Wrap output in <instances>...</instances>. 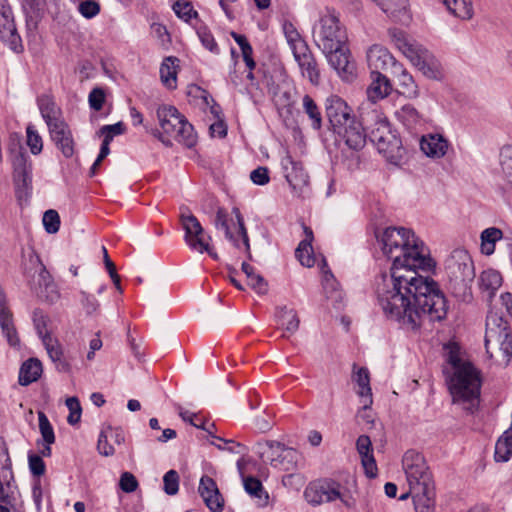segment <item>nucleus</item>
I'll return each mask as SVG.
<instances>
[{
  "label": "nucleus",
  "mask_w": 512,
  "mask_h": 512,
  "mask_svg": "<svg viewBox=\"0 0 512 512\" xmlns=\"http://www.w3.org/2000/svg\"><path fill=\"white\" fill-rule=\"evenodd\" d=\"M435 267V258H394L390 277L384 276L377 288L378 304L388 319L416 329L426 320L446 318L444 294L432 279L419 273Z\"/></svg>",
  "instance_id": "f257e3e1"
},
{
  "label": "nucleus",
  "mask_w": 512,
  "mask_h": 512,
  "mask_svg": "<svg viewBox=\"0 0 512 512\" xmlns=\"http://www.w3.org/2000/svg\"><path fill=\"white\" fill-rule=\"evenodd\" d=\"M448 366L443 368L449 391L454 403L463 405L469 413H473L479 404L481 378L474 365L460 356L456 345L447 347L445 355Z\"/></svg>",
  "instance_id": "f03ea898"
},
{
  "label": "nucleus",
  "mask_w": 512,
  "mask_h": 512,
  "mask_svg": "<svg viewBox=\"0 0 512 512\" xmlns=\"http://www.w3.org/2000/svg\"><path fill=\"white\" fill-rule=\"evenodd\" d=\"M326 115L333 132L353 151L361 150L366 143L362 124L351 114L347 103L338 96L326 100Z\"/></svg>",
  "instance_id": "7ed1b4c3"
},
{
  "label": "nucleus",
  "mask_w": 512,
  "mask_h": 512,
  "mask_svg": "<svg viewBox=\"0 0 512 512\" xmlns=\"http://www.w3.org/2000/svg\"><path fill=\"white\" fill-rule=\"evenodd\" d=\"M376 238L384 256H431L425 242L409 228L387 227Z\"/></svg>",
  "instance_id": "20e7f679"
},
{
  "label": "nucleus",
  "mask_w": 512,
  "mask_h": 512,
  "mask_svg": "<svg viewBox=\"0 0 512 512\" xmlns=\"http://www.w3.org/2000/svg\"><path fill=\"white\" fill-rule=\"evenodd\" d=\"M156 115L161 130H155L154 136L165 146H172V139H175L188 148L196 144L197 137L193 126L176 107L161 105L157 108Z\"/></svg>",
  "instance_id": "39448f33"
},
{
  "label": "nucleus",
  "mask_w": 512,
  "mask_h": 512,
  "mask_svg": "<svg viewBox=\"0 0 512 512\" xmlns=\"http://www.w3.org/2000/svg\"><path fill=\"white\" fill-rule=\"evenodd\" d=\"M485 348L490 358L496 352V361L507 366L512 357V337L508 322L502 312L494 308L488 311L486 317Z\"/></svg>",
  "instance_id": "423d86ee"
},
{
  "label": "nucleus",
  "mask_w": 512,
  "mask_h": 512,
  "mask_svg": "<svg viewBox=\"0 0 512 512\" xmlns=\"http://www.w3.org/2000/svg\"><path fill=\"white\" fill-rule=\"evenodd\" d=\"M389 35L395 47L430 79H438L441 76L440 64L434 55L421 44L410 39L400 29H390Z\"/></svg>",
  "instance_id": "0eeeda50"
},
{
  "label": "nucleus",
  "mask_w": 512,
  "mask_h": 512,
  "mask_svg": "<svg viewBox=\"0 0 512 512\" xmlns=\"http://www.w3.org/2000/svg\"><path fill=\"white\" fill-rule=\"evenodd\" d=\"M214 226L239 252L249 253V238L239 208L233 207L229 212L227 209L219 207L216 211Z\"/></svg>",
  "instance_id": "6e6552de"
},
{
  "label": "nucleus",
  "mask_w": 512,
  "mask_h": 512,
  "mask_svg": "<svg viewBox=\"0 0 512 512\" xmlns=\"http://www.w3.org/2000/svg\"><path fill=\"white\" fill-rule=\"evenodd\" d=\"M254 450L263 462H268L272 467L282 471L296 470L302 458L296 449L277 441H259L255 444Z\"/></svg>",
  "instance_id": "1a4fd4ad"
},
{
  "label": "nucleus",
  "mask_w": 512,
  "mask_h": 512,
  "mask_svg": "<svg viewBox=\"0 0 512 512\" xmlns=\"http://www.w3.org/2000/svg\"><path fill=\"white\" fill-rule=\"evenodd\" d=\"M313 39L322 52H331L347 43L345 28L333 13L323 15L313 29Z\"/></svg>",
  "instance_id": "9d476101"
},
{
  "label": "nucleus",
  "mask_w": 512,
  "mask_h": 512,
  "mask_svg": "<svg viewBox=\"0 0 512 512\" xmlns=\"http://www.w3.org/2000/svg\"><path fill=\"white\" fill-rule=\"evenodd\" d=\"M403 470L406 475L408 487L411 491L425 490L434 486L432 474L424 457L414 451L408 450L402 459Z\"/></svg>",
  "instance_id": "9b49d317"
},
{
  "label": "nucleus",
  "mask_w": 512,
  "mask_h": 512,
  "mask_svg": "<svg viewBox=\"0 0 512 512\" xmlns=\"http://www.w3.org/2000/svg\"><path fill=\"white\" fill-rule=\"evenodd\" d=\"M180 221L185 231L187 245L197 253H207L209 256H213L210 246L211 237L204 231L201 223L190 212L189 208H180Z\"/></svg>",
  "instance_id": "f8f14e48"
},
{
  "label": "nucleus",
  "mask_w": 512,
  "mask_h": 512,
  "mask_svg": "<svg viewBox=\"0 0 512 512\" xmlns=\"http://www.w3.org/2000/svg\"><path fill=\"white\" fill-rule=\"evenodd\" d=\"M304 497L312 505L332 502L339 499L345 506L350 507L351 497L346 488L333 480L312 483L304 491Z\"/></svg>",
  "instance_id": "ddd939ff"
},
{
  "label": "nucleus",
  "mask_w": 512,
  "mask_h": 512,
  "mask_svg": "<svg viewBox=\"0 0 512 512\" xmlns=\"http://www.w3.org/2000/svg\"><path fill=\"white\" fill-rule=\"evenodd\" d=\"M8 150L16 186L29 189L32 183V164L29 155L21 145L19 137H11Z\"/></svg>",
  "instance_id": "4468645a"
},
{
  "label": "nucleus",
  "mask_w": 512,
  "mask_h": 512,
  "mask_svg": "<svg viewBox=\"0 0 512 512\" xmlns=\"http://www.w3.org/2000/svg\"><path fill=\"white\" fill-rule=\"evenodd\" d=\"M327 58L329 65L337 72L339 77L346 81L352 82L356 77V64L351 57L347 43L333 49L331 52H323Z\"/></svg>",
  "instance_id": "2eb2a0df"
},
{
  "label": "nucleus",
  "mask_w": 512,
  "mask_h": 512,
  "mask_svg": "<svg viewBox=\"0 0 512 512\" xmlns=\"http://www.w3.org/2000/svg\"><path fill=\"white\" fill-rule=\"evenodd\" d=\"M0 39L15 52H18L21 39L17 34L12 10L6 0H0Z\"/></svg>",
  "instance_id": "dca6fc26"
},
{
  "label": "nucleus",
  "mask_w": 512,
  "mask_h": 512,
  "mask_svg": "<svg viewBox=\"0 0 512 512\" xmlns=\"http://www.w3.org/2000/svg\"><path fill=\"white\" fill-rule=\"evenodd\" d=\"M366 57L371 74H382L388 70L392 73L394 66L399 64L387 48L378 44L368 49Z\"/></svg>",
  "instance_id": "f3484780"
},
{
  "label": "nucleus",
  "mask_w": 512,
  "mask_h": 512,
  "mask_svg": "<svg viewBox=\"0 0 512 512\" xmlns=\"http://www.w3.org/2000/svg\"><path fill=\"white\" fill-rule=\"evenodd\" d=\"M293 56L298 63L302 76L307 78L312 85H318L320 82V72L316 59L308 45H300V47L293 52Z\"/></svg>",
  "instance_id": "a211bd4d"
},
{
  "label": "nucleus",
  "mask_w": 512,
  "mask_h": 512,
  "mask_svg": "<svg viewBox=\"0 0 512 512\" xmlns=\"http://www.w3.org/2000/svg\"><path fill=\"white\" fill-rule=\"evenodd\" d=\"M0 327L9 345L18 346L20 339L14 324L13 313L8 306L4 290L0 287Z\"/></svg>",
  "instance_id": "6ab92c4d"
},
{
  "label": "nucleus",
  "mask_w": 512,
  "mask_h": 512,
  "mask_svg": "<svg viewBox=\"0 0 512 512\" xmlns=\"http://www.w3.org/2000/svg\"><path fill=\"white\" fill-rule=\"evenodd\" d=\"M198 491L206 506L211 511H222L224 505L223 498L214 479L207 475L202 476L200 479Z\"/></svg>",
  "instance_id": "aec40b11"
},
{
  "label": "nucleus",
  "mask_w": 512,
  "mask_h": 512,
  "mask_svg": "<svg viewBox=\"0 0 512 512\" xmlns=\"http://www.w3.org/2000/svg\"><path fill=\"white\" fill-rule=\"evenodd\" d=\"M356 449L361 457V464L365 475L368 478H375L377 476L378 468L373 455L370 437L367 435H360L356 441Z\"/></svg>",
  "instance_id": "412c9836"
},
{
  "label": "nucleus",
  "mask_w": 512,
  "mask_h": 512,
  "mask_svg": "<svg viewBox=\"0 0 512 512\" xmlns=\"http://www.w3.org/2000/svg\"><path fill=\"white\" fill-rule=\"evenodd\" d=\"M319 266L322 273V285L327 298L335 303L342 302L343 293L339 289V284L327 265L326 258H320Z\"/></svg>",
  "instance_id": "4be33fe9"
},
{
  "label": "nucleus",
  "mask_w": 512,
  "mask_h": 512,
  "mask_svg": "<svg viewBox=\"0 0 512 512\" xmlns=\"http://www.w3.org/2000/svg\"><path fill=\"white\" fill-rule=\"evenodd\" d=\"M420 148L428 157L441 158L447 152L448 142L442 135L429 134L422 137Z\"/></svg>",
  "instance_id": "5701e85b"
},
{
  "label": "nucleus",
  "mask_w": 512,
  "mask_h": 512,
  "mask_svg": "<svg viewBox=\"0 0 512 512\" xmlns=\"http://www.w3.org/2000/svg\"><path fill=\"white\" fill-rule=\"evenodd\" d=\"M391 74L397 79L400 94L408 98H415L418 96V86L415 83L413 76L401 63L394 66V70Z\"/></svg>",
  "instance_id": "b1692460"
},
{
  "label": "nucleus",
  "mask_w": 512,
  "mask_h": 512,
  "mask_svg": "<svg viewBox=\"0 0 512 512\" xmlns=\"http://www.w3.org/2000/svg\"><path fill=\"white\" fill-rule=\"evenodd\" d=\"M377 150L389 163L395 166L401 164L405 155V149L402 146V141L396 135H394L392 139L386 140L385 143L380 144Z\"/></svg>",
  "instance_id": "393cba45"
},
{
  "label": "nucleus",
  "mask_w": 512,
  "mask_h": 512,
  "mask_svg": "<svg viewBox=\"0 0 512 512\" xmlns=\"http://www.w3.org/2000/svg\"><path fill=\"white\" fill-rule=\"evenodd\" d=\"M371 79L372 82L367 88V97L371 102L376 103L390 94L392 86L384 74H371Z\"/></svg>",
  "instance_id": "a878e982"
},
{
  "label": "nucleus",
  "mask_w": 512,
  "mask_h": 512,
  "mask_svg": "<svg viewBox=\"0 0 512 512\" xmlns=\"http://www.w3.org/2000/svg\"><path fill=\"white\" fill-rule=\"evenodd\" d=\"M480 240L481 252L486 256L493 254L497 245L507 244V241L503 238V232L496 227L483 230L480 235Z\"/></svg>",
  "instance_id": "bb28decb"
},
{
  "label": "nucleus",
  "mask_w": 512,
  "mask_h": 512,
  "mask_svg": "<svg viewBox=\"0 0 512 512\" xmlns=\"http://www.w3.org/2000/svg\"><path fill=\"white\" fill-rule=\"evenodd\" d=\"M375 124L370 127L369 138L371 142L378 148L380 144L385 143L386 140L392 139L395 135L388 120L379 114H375Z\"/></svg>",
  "instance_id": "cd10ccee"
},
{
  "label": "nucleus",
  "mask_w": 512,
  "mask_h": 512,
  "mask_svg": "<svg viewBox=\"0 0 512 512\" xmlns=\"http://www.w3.org/2000/svg\"><path fill=\"white\" fill-rule=\"evenodd\" d=\"M275 320L279 328L284 329L290 334H294L299 328L300 320L296 311L287 306L276 308Z\"/></svg>",
  "instance_id": "c85d7f7f"
},
{
  "label": "nucleus",
  "mask_w": 512,
  "mask_h": 512,
  "mask_svg": "<svg viewBox=\"0 0 512 512\" xmlns=\"http://www.w3.org/2000/svg\"><path fill=\"white\" fill-rule=\"evenodd\" d=\"M37 104L42 118L46 124L62 119V110L56 104L54 98L50 95L43 94L38 97Z\"/></svg>",
  "instance_id": "c756f323"
},
{
  "label": "nucleus",
  "mask_w": 512,
  "mask_h": 512,
  "mask_svg": "<svg viewBox=\"0 0 512 512\" xmlns=\"http://www.w3.org/2000/svg\"><path fill=\"white\" fill-rule=\"evenodd\" d=\"M245 491L254 499L258 507H266L269 503V494L261 481L253 476L243 478Z\"/></svg>",
  "instance_id": "7c9ffc66"
},
{
  "label": "nucleus",
  "mask_w": 512,
  "mask_h": 512,
  "mask_svg": "<svg viewBox=\"0 0 512 512\" xmlns=\"http://www.w3.org/2000/svg\"><path fill=\"white\" fill-rule=\"evenodd\" d=\"M51 361L59 372H69L70 365L65 360L63 350L59 342L53 337H47L42 341Z\"/></svg>",
  "instance_id": "2f4dec72"
},
{
  "label": "nucleus",
  "mask_w": 512,
  "mask_h": 512,
  "mask_svg": "<svg viewBox=\"0 0 512 512\" xmlns=\"http://www.w3.org/2000/svg\"><path fill=\"white\" fill-rule=\"evenodd\" d=\"M42 374V363L36 358H30L26 360L19 371L18 381L22 386H28L29 384L37 381Z\"/></svg>",
  "instance_id": "473e14b6"
},
{
  "label": "nucleus",
  "mask_w": 512,
  "mask_h": 512,
  "mask_svg": "<svg viewBox=\"0 0 512 512\" xmlns=\"http://www.w3.org/2000/svg\"><path fill=\"white\" fill-rule=\"evenodd\" d=\"M397 119L403 123L405 127L409 130H416L419 126H422L424 123V119L422 115L417 111V109L410 105L406 104L402 106L396 112Z\"/></svg>",
  "instance_id": "72a5a7b5"
},
{
  "label": "nucleus",
  "mask_w": 512,
  "mask_h": 512,
  "mask_svg": "<svg viewBox=\"0 0 512 512\" xmlns=\"http://www.w3.org/2000/svg\"><path fill=\"white\" fill-rule=\"evenodd\" d=\"M413 502L416 512H433L435 509V487L414 490Z\"/></svg>",
  "instance_id": "f704fd0d"
},
{
  "label": "nucleus",
  "mask_w": 512,
  "mask_h": 512,
  "mask_svg": "<svg viewBox=\"0 0 512 512\" xmlns=\"http://www.w3.org/2000/svg\"><path fill=\"white\" fill-rule=\"evenodd\" d=\"M353 380L357 383L359 389L357 394L365 399L364 408L372 404V392L370 387L369 371L365 367L359 368L353 375Z\"/></svg>",
  "instance_id": "c9c22d12"
},
{
  "label": "nucleus",
  "mask_w": 512,
  "mask_h": 512,
  "mask_svg": "<svg viewBox=\"0 0 512 512\" xmlns=\"http://www.w3.org/2000/svg\"><path fill=\"white\" fill-rule=\"evenodd\" d=\"M447 10L454 16L469 20L473 17L474 10L471 0H441Z\"/></svg>",
  "instance_id": "e433bc0d"
},
{
  "label": "nucleus",
  "mask_w": 512,
  "mask_h": 512,
  "mask_svg": "<svg viewBox=\"0 0 512 512\" xmlns=\"http://www.w3.org/2000/svg\"><path fill=\"white\" fill-rule=\"evenodd\" d=\"M502 285V276L496 270L483 271L480 276V286L483 291L488 293V297L492 298L495 292Z\"/></svg>",
  "instance_id": "4c0bfd02"
},
{
  "label": "nucleus",
  "mask_w": 512,
  "mask_h": 512,
  "mask_svg": "<svg viewBox=\"0 0 512 512\" xmlns=\"http://www.w3.org/2000/svg\"><path fill=\"white\" fill-rule=\"evenodd\" d=\"M302 107L304 113L309 118L311 127L314 130H320L322 127V114L316 102L306 94L302 98Z\"/></svg>",
  "instance_id": "58836bf2"
},
{
  "label": "nucleus",
  "mask_w": 512,
  "mask_h": 512,
  "mask_svg": "<svg viewBox=\"0 0 512 512\" xmlns=\"http://www.w3.org/2000/svg\"><path fill=\"white\" fill-rule=\"evenodd\" d=\"M175 61H177V58L167 57L160 67L161 81L168 89L176 88L177 72L175 69Z\"/></svg>",
  "instance_id": "ea45409f"
},
{
  "label": "nucleus",
  "mask_w": 512,
  "mask_h": 512,
  "mask_svg": "<svg viewBox=\"0 0 512 512\" xmlns=\"http://www.w3.org/2000/svg\"><path fill=\"white\" fill-rule=\"evenodd\" d=\"M173 10L175 14L185 22L191 23V25L194 27V25H198L200 20L198 19V13L193 8L192 4L185 1H177L173 5Z\"/></svg>",
  "instance_id": "a19ab883"
},
{
  "label": "nucleus",
  "mask_w": 512,
  "mask_h": 512,
  "mask_svg": "<svg viewBox=\"0 0 512 512\" xmlns=\"http://www.w3.org/2000/svg\"><path fill=\"white\" fill-rule=\"evenodd\" d=\"M500 166L504 182L512 189V146H504L501 149Z\"/></svg>",
  "instance_id": "79ce46f5"
},
{
  "label": "nucleus",
  "mask_w": 512,
  "mask_h": 512,
  "mask_svg": "<svg viewBox=\"0 0 512 512\" xmlns=\"http://www.w3.org/2000/svg\"><path fill=\"white\" fill-rule=\"evenodd\" d=\"M231 36L234 39V41L239 45L241 52H242L243 60L246 63V66L249 69H254L256 66V63L252 57L253 49H252L250 43L248 42L246 36H244L242 34H238L234 31L231 32Z\"/></svg>",
  "instance_id": "37998d69"
},
{
  "label": "nucleus",
  "mask_w": 512,
  "mask_h": 512,
  "mask_svg": "<svg viewBox=\"0 0 512 512\" xmlns=\"http://www.w3.org/2000/svg\"><path fill=\"white\" fill-rule=\"evenodd\" d=\"M194 29L202 45L210 52L219 54L220 49L207 26L203 23H199L198 25H194Z\"/></svg>",
  "instance_id": "c03bdc74"
},
{
  "label": "nucleus",
  "mask_w": 512,
  "mask_h": 512,
  "mask_svg": "<svg viewBox=\"0 0 512 512\" xmlns=\"http://www.w3.org/2000/svg\"><path fill=\"white\" fill-rule=\"evenodd\" d=\"M32 320L38 336L42 341L47 337H52L48 330L49 317L41 309H35L32 314Z\"/></svg>",
  "instance_id": "a18cd8bd"
},
{
  "label": "nucleus",
  "mask_w": 512,
  "mask_h": 512,
  "mask_svg": "<svg viewBox=\"0 0 512 512\" xmlns=\"http://www.w3.org/2000/svg\"><path fill=\"white\" fill-rule=\"evenodd\" d=\"M39 430L45 444L52 445L55 442V434L53 427L42 411L38 412Z\"/></svg>",
  "instance_id": "49530a36"
},
{
  "label": "nucleus",
  "mask_w": 512,
  "mask_h": 512,
  "mask_svg": "<svg viewBox=\"0 0 512 512\" xmlns=\"http://www.w3.org/2000/svg\"><path fill=\"white\" fill-rule=\"evenodd\" d=\"M286 40L292 50V53L300 47V45H307V43L301 38L300 34L296 30L293 24L285 23L283 26Z\"/></svg>",
  "instance_id": "de8ad7c7"
},
{
  "label": "nucleus",
  "mask_w": 512,
  "mask_h": 512,
  "mask_svg": "<svg viewBox=\"0 0 512 512\" xmlns=\"http://www.w3.org/2000/svg\"><path fill=\"white\" fill-rule=\"evenodd\" d=\"M77 10L84 18L92 19L100 13L101 7L96 0H80Z\"/></svg>",
  "instance_id": "09e8293b"
},
{
  "label": "nucleus",
  "mask_w": 512,
  "mask_h": 512,
  "mask_svg": "<svg viewBox=\"0 0 512 512\" xmlns=\"http://www.w3.org/2000/svg\"><path fill=\"white\" fill-rule=\"evenodd\" d=\"M27 145L30 148L32 154L37 155L41 153L43 149L42 138L37 130L32 125H28L26 128Z\"/></svg>",
  "instance_id": "8fccbe9b"
},
{
  "label": "nucleus",
  "mask_w": 512,
  "mask_h": 512,
  "mask_svg": "<svg viewBox=\"0 0 512 512\" xmlns=\"http://www.w3.org/2000/svg\"><path fill=\"white\" fill-rule=\"evenodd\" d=\"M66 406L69 409L67 422L70 425L77 424L81 419L82 408L77 397H70L66 400Z\"/></svg>",
  "instance_id": "3c124183"
},
{
  "label": "nucleus",
  "mask_w": 512,
  "mask_h": 512,
  "mask_svg": "<svg viewBox=\"0 0 512 512\" xmlns=\"http://www.w3.org/2000/svg\"><path fill=\"white\" fill-rule=\"evenodd\" d=\"M29 260L38 272L37 283L39 287L53 283L52 277L47 271L45 265L42 263L41 258H29Z\"/></svg>",
  "instance_id": "603ef678"
},
{
  "label": "nucleus",
  "mask_w": 512,
  "mask_h": 512,
  "mask_svg": "<svg viewBox=\"0 0 512 512\" xmlns=\"http://www.w3.org/2000/svg\"><path fill=\"white\" fill-rule=\"evenodd\" d=\"M164 491L168 495H175L179 490V475L175 470H169L163 477Z\"/></svg>",
  "instance_id": "864d4df0"
},
{
  "label": "nucleus",
  "mask_w": 512,
  "mask_h": 512,
  "mask_svg": "<svg viewBox=\"0 0 512 512\" xmlns=\"http://www.w3.org/2000/svg\"><path fill=\"white\" fill-rule=\"evenodd\" d=\"M43 225L45 230L50 233H56L60 227V217L57 211L47 210L43 215Z\"/></svg>",
  "instance_id": "5fc2aeb1"
},
{
  "label": "nucleus",
  "mask_w": 512,
  "mask_h": 512,
  "mask_svg": "<svg viewBox=\"0 0 512 512\" xmlns=\"http://www.w3.org/2000/svg\"><path fill=\"white\" fill-rule=\"evenodd\" d=\"M305 238L298 244L295 249V256H311L313 253L312 248V240H313V232L309 227H304Z\"/></svg>",
  "instance_id": "6e6d98bb"
},
{
  "label": "nucleus",
  "mask_w": 512,
  "mask_h": 512,
  "mask_svg": "<svg viewBox=\"0 0 512 512\" xmlns=\"http://www.w3.org/2000/svg\"><path fill=\"white\" fill-rule=\"evenodd\" d=\"M51 139L54 141L60 137L68 135L71 133L67 123L64 119L57 120L55 122L47 124Z\"/></svg>",
  "instance_id": "4d7b16f0"
},
{
  "label": "nucleus",
  "mask_w": 512,
  "mask_h": 512,
  "mask_svg": "<svg viewBox=\"0 0 512 512\" xmlns=\"http://www.w3.org/2000/svg\"><path fill=\"white\" fill-rule=\"evenodd\" d=\"M54 143L66 158L74 154V141L71 133L54 140Z\"/></svg>",
  "instance_id": "13d9d810"
},
{
  "label": "nucleus",
  "mask_w": 512,
  "mask_h": 512,
  "mask_svg": "<svg viewBox=\"0 0 512 512\" xmlns=\"http://www.w3.org/2000/svg\"><path fill=\"white\" fill-rule=\"evenodd\" d=\"M119 486L122 491L132 493L138 488V481L132 473L123 472L120 477Z\"/></svg>",
  "instance_id": "bf43d9fd"
},
{
  "label": "nucleus",
  "mask_w": 512,
  "mask_h": 512,
  "mask_svg": "<svg viewBox=\"0 0 512 512\" xmlns=\"http://www.w3.org/2000/svg\"><path fill=\"white\" fill-rule=\"evenodd\" d=\"M37 294L40 298L44 299L45 301H47L49 303L56 302L60 297L54 282L51 284H47L43 287H39Z\"/></svg>",
  "instance_id": "052dcab7"
},
{
  "label": "nucleus",
  "mask_w": 512,
  "mask_h": 512,
  "mask_svg": "<svg viewBox=\"0 0 512 512\" xmlns=\"http://www.w3.org/2000/svg\"><path fill=\"white\" fill-rule=\"evenodd\" d=\"M88 101L91 109L100 111L105 101V93L101 88H94L89 93Z\"/></svg>",
  "instance_id": "680f3d73"
},
{
  "label": "nucleus",
  "mask_w": 512,
  "mask_h": 512,
  "mask_svg": "<svg viewBox=\"0 0 512 512\" xmlns=\"http://www.w3.org/2000/svg\"><path fill=\"white\" fill-rule=\"evenodd\" d=\"M29 469L34 476H42L45 473V463L41 456L37 454H29L28 456Z\"/></svg>",
  "instance_id": "e2e57ef3"
},
{
  "label": "nucleus",
  "mask_w": 512,
  "mask_h": 512,
  "mask_svg": "<svg viewBox=\"0 0 512 512\" xmlns=\"http://www.w3.org/2000/svg\"><path fill=\"white\" fill-rule=\"evenodd\" d=\"M151 33L155 38L159 40L162 46H167L170 44V34L164 25L160 23H153L151 25Z\"/></svg>",
  "instance_id": "0e129e2a"
},
{
  "label": "nucleus",
  "mask_w": 512,
  "mask_h": 512,
  "mask_svg": "<svg viewBox=\"0 0 512 512\" xmlns=\"http://www.w3.org/2000/svg\"><path fill=\"white\" fill-rule=\"evenodd\" d=\"M97 450L106 457L112 456L115 453L114 447L108 443L107 431H101L98 437Z\"/></svg>",
  "instance_id": "69168bd1"
},
{
  "label": "nucleus",
  "mask_w": 512,
  "mask_h": 512,
  "mask_svg": "<svg viewBox=\"0 0 512 512\" xmlns=\"http://www.w3.org/2000/svg\"><path fill=\"white\" fill-rule=\"evenodd\" d=\"M251 181L256 185H265L269 182V170L266 167H258L250 173Z\"/></svg>",
  "instance_id": "338daca9"
},
{
  "label": "nucleus",
  "mask_w": 512,
  "mask_h": 512,
  "mask_svg": "<svg viewBox=\"0 0 512 512\" xmlns=\"http://www.w3.org/2000/svg\"><path fill=\"white\" fill-rule=\"evenodd\" d=\"M22 6L27 17L31 19L38 17L40 11V0H23Z\"/></svg>",
  "instance_id": "774afa93"
}]
</instances>
